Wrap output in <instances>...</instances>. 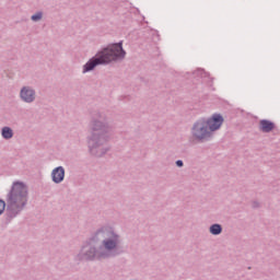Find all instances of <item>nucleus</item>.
<instances>
[{
  "instance_id": "6",
  "label": "nucleus",
  "mask_w": 280,
  "mask_h": 280,
  "mask_svg": "<svg viewBox=\"0 0 280 280\" xmlns=\"http://www.w3.org/2000/svg\"><path fill=\"white\" fill-rule=\"evenodd\" d=\"M21 97L24 102H28V103L34 102V98H35L34 90L28 88L22 89Z\"/></svg>"
},
{
  "instance_id": "1",
  "label": "nucleus",
  "mask_w": 280,
  "mask_h": 280,
  "mask_svg": "<svg viewBox=\"0 0 280 280\" xmlns=\"http://www.w3.org/2000/svg\"><path fill=\"white\" fill-rule=\"evenodd\" d=\"M126 51L121 44H114L109 47L105 48L97 58L91 59L83 68V73L86 71H93L97 65H108V62H113V60H117L119 58H125Z\"/></svg>"
},
{
  "instance_id": "13",
  "label": "nucleus",
  "mask_w": 280,
  "mask_h": 280,
  "mask_svg": "<svg viewBox=\"0 0 280 280\" xmlns=\"http://www.w3.org/2000/svg\"><path fill=\"white\" fill-rule=\"evenodd\" d=\"M176 165H177V167H183V161L178 160V161L176 162Z\"/></svg>"
},
{
  "instance_id": "8",
  "label": "nucleus",
  "mask_w": 280,
  "mask_h": 280,
  "mask_svg": "<svg viewBox=\"0 0 280 280\" xmlns=\"http://www.w3.org/2000/svg\"><path fill=\"white\" fill-rule=\"evenodd\" d=\"M260 130L262 132H272V130H275V122L270 120H260Z\"/></svg>"
},
{
  "instance_id": "11",
  "label": "nucleus",
  "mask_w": 280,
  "mask_h": 280,
  "mask_svg": "<svg viewBox=\"0 0 280 280\" xmlns=\"http://www.w3.org/2000/svg\"><path fill=\"white\" fill-rule=\"evenodd\" d=\"M40 19H43V13L32 15V21H40Z\"/></svg>"
},
{
  "instance_id": "3",
  "label": "nucleus",
  "mask_w": 280,
  "mask_h": 280,
  "mask_svg": "<svg viewBox=\"0 0 280 280\" xmlns=\"http://www.w3.org/2000/svg\"><path fill=\"white\" fill-rule=\"evenodd\" d=\"M192 135L196 139H209L211 131L207 126V120H198L192 128Z\"/></svg>"
},
{
  "instance_id": "4",
  "label": "nucleus",
  "mask_w": 280,
  "mask_h": 280,
  "mask_svg": "<svg viewBox=\"0 0 280 280\" xmlns=\"http://www.w3.org/2000/svg\"><path fill=\"white\" fill-rule=\"evenodd\" d=\"M206 124L210 133L215 132V130H220V127L224 124V118L219 114H214L210 119L206 120Z\"/></svg>"
},
{
  "instance_id": "9",
  "label": "nucleus",
  "mask_w": 280,
  "mask_h": 280,
  "mask_svg": "<svg viewBox=\"0 0 280 280\" xmlns=\"http://www.w3.org/2000/svg\"><path fill=\"white\" fill-rule=\"evenodd\" d=\"M2 137L3 139H12L14 137V132L10 127L2 128Z\"/></svg>"
},
{
  "instance_id": "14",
  "label": "nucleus",
  "mask_w": 280,
  "mask_h": 280,
  "mask_svg": "<svg viewBox=\"0 0 280 280\" xmlns=\"http://www.w3.org/2000/svg\"><path fill=\"white\" fill-rule=\"evenodd\" d=\"M93 257H95V255L89 256L90 259H93Z\"/></svg>"
},
{
  "instance_id": "7",
  "label": "nucleus",
  "mask_w": 280,
  "mask_h": 280,
  "mask_svg": "<svg viewBox=\"0 0 280 280\" xmlns=\"http://www.w3.org/2000/svg\"><path fill=\"white\" fill-rule=\"evenodd\" d=\"M109 237L108 240L104 241V246L106 248V250H113V248H115V246H117V235H115V233L110 232L109 233Z\"/></svg>"
},
{
  "instance_id": "5",
  "label": "nucleus",
  "mask_w": 280,
  "mask_h": 280,
  "mask_svg": "<svg viewBox=\"0 0 280 280\" xmlns=\"http://www.w3.org/2000/svg\"><path fill=\"white\" fill-rule=\"evenodd\" d=\"M54 183H62L65 180V168L62 166L56 167L52 173Z\"/></svg>"
},
{
  "instance_id": "12",
  "label": "nucleus",
  "mask_w": 280,
  "mask_h": 280,
  "mask_svg": "<svg viewBox=\"0 0 280 280\" xmlns=\"http://www.w3.org/2000/svg\"><path fill=\"white\" fill-rule=\"evenodd\" d=\"M3 211H5V201L0 200V215L3 213Z\"/></svg>"
},
{
  "instance_id": "10",
  "label": "nucleus",
  "mask_w": 280,
  "mask_h": 280,
  "mask_svg": "<svg viewBox=\"0 0 280 280\" xmlns=\"http://www.w3.org/2000/svg\"><path fill=\"white\" fill-rule=\"evenodd\" d=\"M210 233L212 235H220L222 233V226H220V224H213L211 228H210Z\"/></svg>"
},
{
  "instance_id": "2",
  "label": "nucleus",
  "mask_w": 280,
  "mask_h": 280,
  "mask_svg": "<svg viewBox=\"0 0 280 280\" xmlns=\"http://www.w3.org/2000/svg\"><path fill=\"white\" fill-rule=\"evenodd\" d=\"M8 205L11 211H21L27 205V186L21 182L13 184L8 197Z\"/></svg>"
}]
</instances>
